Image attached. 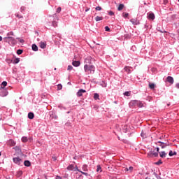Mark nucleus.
Returning a JSON list of instances; mask_svg holds the SVG:
<instances>
[{
  "instance_id": "nucleus-1",
  "label": "nucleus",
  "mask_w": 179,
  "mask_h": 179,
  "mask_svg": "<svg viewBox=\"0 0 179 179\" xmlns=\"http://www.w3.org/2000/svg\"><path fill=\"white\" fill-rule=\"evenodd\" d=\"M95 69L96 67H94V66L93 65L89 66L87 64H85L84 66V71L86 73H94Z\"/></svg>"
},
{
  "instance_id": "nucleus-2",
  "label": "nucleus",
  "mask_w": 179,
  "mask_h": 179,
  "mask_svg": "<svg viewBox=\"0 0 179 179\" xmlns=\"http://www.w3.org/2000/svg\"><path fill=\"white\" fill-rule=\"evenodd\" d=\"M129 106L130 107H140V108H141L143 107V103H142V102L141 101L134 100V101H131L129 103Z\"/></svg>"
},
{
  "instance_id": "nucleus-3",
  "label": "nucleus",
  "mask_w": 179,
  "mask_h": 179,
  "mask_svg": "<svg viewBox=\"0 0 179 179\" xmlns=\"http://www.w3.org/2000/svg\"><path fill=\"white\" fill-rule=\"evenodd\" d=\"M8 92L6 88L0 87V96H1V97H5L8 96Z\"/></svg>"
},
{
  "instance_id": "nucleus-4",
  "label": "nucleus",
  "mask_w": 179,
  "mask_h": 179,
  "mask_svg": "<svg viewBox=\"0 0 179 179\" xmlns=\"http://www.w3.org/2000/svg\"><path fill=\"white\" fill-rule=\"evenodd\" d=\"M67 170H69V171H80V170H79V169H78L77 166H73V164H70L67 166Z\"/></svg>"
},
{
  "instance_id": "nucleus-5",
  "label": "nucleus",
  "mask_w": 179,
  "mask_h": 179,
  "mask_svg": "<svg viewBox=\"0 0 179 179\" xmlns=\"http://www.w3.org/2000/svg\"><path fill=\"white\" fill-rule=\"evenodd\" d=\"M157 143L159 144V146H161L162 149H164V148H167V146H170V143L168 141L162 142V141H157Z\"/></svg>"
},
{
  "instance_id": "nucleus-6",
  "label": "nucleus",
  "mask_w": 179,
  "mask_h": 179,
  "mask_svg": "<svg viewBox=\"0 0 179 179\" xmlns=\"http://www.w3.org/2000/svg\"><path fill=\"white\" fill-rule=\"evenodd\" d=\"M13 161L15 164H17L18 166H20L23 163V161L19 157L13 158Z\"/></svg>"
},
{
  "instance_id": "nucleus-7",
  "label": "nucleus",
  "mask_w": 179,
  "mask_h": 179,
  "mask_svg": "<svg viewBox=\"0 0 179 179\" xmlns=\"http://www.w3.org/2000/svg\"><path fill=\"white\" fill-rule=\"evenodd\" d=\"M148 157H157L159 156V153L155 152L153 151H150L148 153Z\"/></svg>"
},
{
  "instance_id": "nucleus-8",
  "label": "nucleus",
  "mask_w": 179,
  "mask_h": 179,
  "mask_svg": "<svg viewBox=\"0 0 179 179\" xmlns=\"http://www.w3.org/2000/svg\"><path fill=\"white\" fill-rule=\"evenodd\" d=\"M83 93H86V90H83V89H80L78 90V92H77V96L78 97H81V96H83Z\"/></svg>"
},
{
  "instance_id": "nucleus-9",
  "label": "nucleus",
  "mask_w": 179,
  "mask_h": 179,
  "mask_svg": "<svg viewBox=\"0 0 179 179\" xmlns=\"http://www.w3.org/2000/svg\"><path fill=\"white\" fill-rule=\"evenodd\" d=\"M124 171L125 173H132V171H134V168L133 166H129V168L126 167Z\"/></svg>"
},
{
  "instance_id": "nucleus-10",
  "label": "nucleus",
  "mask_w": 179,
  "mask_h": 179,
  "mask_svg": "<svg viewBox=\"0 0 179 179\" xmlns=\"http://www.w3.org/2000/svg\"><path fill=\"white\" fill-rule=\"evenodd\" d=\"M167 82H169V83H170L171 85H173V83H174V78H173V77L171 76H168L166 78Z\"/></svg>"
},
{
  "instance_id": "nucleus-11",
  "label": "nucleus",
  "mask_w": 179,
  "mask_h": 179,
  "mask_svg": "<svg viewBox=\"0 0 179 179\" xmlns=\"http://www.w3.org/2000/svg\"><path fill=\"white\" fill-rule=\"evenodd\" d=\"M148 19H150V20H155V13H148Z\"/></svg>"
},
{
  "instance_id": "nucleus-12",
  "label": "nucleus",
  "mask_w": 179,
  "mask_h": 179,
  "mask_svg": "<svg viewBox=\"0 0 179 179\" xmlns=\"http://www.w3.org/2000/svg\"><path fill=\"white\" fill-rule=\"evenodd\" d=\"M14 150H15L16 153H18V155H20V153H22V148H20V147H14L13 148Z\"/></svg>"
},
{
  "instance_id": "nucleus-13",
  "label": "nucleus",
  "mask_w": 179,
  "mask_h": 179,
  "mask_svg": "<svg viewBox=\"0 0 179 179\" xmlns=\"http://www.w3.org/2000/svg\"><path fill=\"white\" fill-rule=\"evenodd\" d=\"M72 65H73V66H76V67L80 66V62H79V61H73L72 62Z\"/></svg>"
},
{
  "instance_id": "nucleus-14",
  "label": "nucleus",
  "mask_w": 179,
  "mask_h": 179,
  "mask_svg": "<svg viewBox=\"0 0 179 179\" xmlns=\"http://www.w3.org/2000/svg\"><path fill=\"white\" fill-rule=\"evenodd\" d=\"M8 145L10 146H15V145H16V142H15V141L10 139L8 141Z\"/></svg>"
},
{
  "instance_id": "nucleus-15",
  "label": "nucleus",
  "mask_w": 179,
  "mask_h": 179,
  "mask_svg": "<svg viewBox=\"0 0 179 179\" xmlns=\"http://www.w3.org/2000/svg\"><path fill=\"white\" fill-rule=\"evenodd\" d=\"M40 47H41V48L44 49L47 47V43L45 42H41Z\"/></svg>"
},
{
  "instance_id": "nucleus-16",
  "label": "nucleus",
  "mask_w": 179,
  "mask_h": 179,
  "mask_svg": "<svg viewBox=\"0 0 179 179\" xmlns=\"http://www.w3.org/2000/svg\"><path fill=\"white\" fill-rule=\"evenodd\" d=\"M28 118L29 120H33V118H34V113H31V112H29L28 113Z\"/></svg>"
},
{
  "instance_id": "nucleus-17",
  "label": "nucleus",
  "mask_w": 179,
  "mask_h": 179,
  "mask_svg": "<svg viewBox=\"0 0 179 179\" xmlns=\"http://www.w3.org/2000/svg\"><path fill=\"white\" fill-rule=\"evenodd\" d=\"M122 131L124 133L128 132V131H129V128L128 127V125H124L122 128Z\"/></svg>"
},
{
  "instance_id": "nucleus-18",
  "label": "nucleus",
  "mask_w": 179,
  "mask_h": 179,
  "mask_svg": "<svg viewBox=\"0 0 179 179\" xmlns=\"http://www.w3.org/2000/svg\"><path fill=\"white\" fill-rule=\"evenodd\" d=\"M159 155H160V157H162L163 159V158L166 157L167 154L166 153V152L162 151V152H159Z\"/></svg>"
},
{
  "instance_id": "nucleus-19",
  "label": "nucleus",
  "mask_w": 179,
  "mask_h": 179,
  "mask_svg": "<svg viewBox=\"0 0 179 179\" xmlns=\"http://www.w3.org/2000/svg\"><path fill=\"white\" fill-rule=\"evenodd\" d=\"M169 155L171 157L176 156V155H177V152H176V151L173 152V150H170Z\"/></svg>"
},
{
  "instance_id": "nucleus-20",
  "label": "nucleus",
  "mask_w": 179,
  "mask_h": 179,
  "mask_svg": "<svg viewBox=\"0 0 179 179\" xmlns=\"http://www.w3.org/2000/svg\"><path fill=\"white\" fill-rule=\"evenodd\" d=\"M24 164L26 167H30L31 166L30 161H28V160L24 161Z\"/></svg>"
},
{
  "instance_id": "nucleus-21",
  "label": "nucleus",
  "mask_w": 179,
  "mask_h": 179,
  "mask_svg": "<svg viewBox=\"0 0 179 179\" xmlns=\"http://www.w3.org/2000/svg\"><path fill=\"white\" fill-rule=\"evenodd\" d=\"M32 50L33 51H38V47L36 45V44L32 45Z\"/></svg>"
},
{
  "instance_id": "nucleus-22",
  "label": "nucleus",
  "mask_w": 179,
  "mask_h": 179,
  "mask_svg": "<svg viewBox=\"0 0 179 179\" xmlns=\"http://www.w3.org/2000/svg\"><path fill=\"white\" fill-rule=\"evenodd\" d=\"M124 70L127 72V73H131V69L129 66H126L124 68Z\"/></svg>"
},
{
  "instance_id": "nucleus-23",
  "label": "nucleus",
  "mask_w": 179,
  "mask_h": 179,
  "mask_svg": "<svg viewBox=\"0 0 179 179\" xmlns=\"http://www.w3.org/2000/svg\"><path fill=\"white\" fill-rule=\"evenodd\" d=\"M100 96L99 95V94H97V93H95L94 94V100H99L100 99Z\"/></svg>"
},
{
  "instance_id": "nucleus-24",
  "label": "nucleus",
  "mask_w": 179,
  "mask_h": 179,
  "mask_svg": "<svg viewBox=\"0 0 179 179\" xmlns=\"http://www.w3.org/2000/svg\"><path fill=\"white\" fill-rule=\"evenodd\" d=\"M22 142H23L24 143H26V142H27V141H29V139L27 138V136H23L21 139Z\"/></svg>"
},
{
  "instance_id": "nucleus-25",
  "label": "nucleus",
  "mask_w": 179,
  "mask_h": 179,
  "mask_svg": "<svg viewBox=\"0 0 179 179\" xmlns=\"http://www.w3.org/2000/svg\"><path fill=\"white\" fill-rule=\"evenodd\" d=\"M8 83L6 81H3L1 85V87H3V89H5L6 86H7Z\"/></svg>"
},
{
  "instance_id": "nucleus-26",
  "label": "nucleus",
  "mask_w": 179,
  "mask_h": 179,
  "mask_svg": "<svg viewBox=\"0 0 179 179\" xmlns=\"http://www.w3.org/2000/svg\"><path fill=\"white\" fill-rule=\"evenodd\" d=\"M82 170H83V171H89V169H87V165H83V166H82Z\"/></svg>"
},
{
  "instance_id": "nucleus-27",
  "label": "nucleus",
  "mask_w": 179,
  "mask_h": 179,
  "mask_svg": "<svg viewBox=\"0 0 179 179\" xmlns=\"http://www.w3.org/2000/svg\"><path fill=\"white\" fill-rule=\"evenodd\" d=\"M123 9H124V4H120L117 8V10L120 11V10H122Z\"/></svg>"
},
{
  "instance_id": "nucleus-28",
  "label": "nucleus",
  "mask_w": 179,
  "mask_h": 179,
  "mask_svg": "<svg viewBox=\"0 0 179 179\" xmlns=\"http://www.w3.org/2000/svg\"><path fill=\"white\" fill-rule=\"evenodd\" d=\"M95 20H96V22H100V20H103V17L96 16L95 17Z\"/></svg>"
},
{
  "instance_id": "nucleus-29",
  "label": "nucleus",
  "mask_w": 179,
  "mask_h": 179,
  "mask_svg": "<svg viewBox=\"0 0 179 179\" xmlns=\"http://www.w3.org/2000/svg\"><path fill=\"white\" fill-rule=\"evenodd\" d=\"M19 62H20V59H19V58H16L13 61V64H19Z\"/></svg>"
},
{
  "instance_id": "nucleus-30",
  "label": "nucleus",
  "mask_w": 179,
  "mask_h": 179,
  "mask_svg": "<svg viewBox=\"0 0 179 179\" xmlns=\"http://www.w3.org/2000/svg\"><path fill=\"white\" fill-rule=\"evenodd\" d=\"M155 83H149V87H150V89H155Z\"/></svg>"
},
{
  "instance_id": "nucleus-31",
  "label": "nucleus",
  "mask_w": 179,
  "mask_h": 179,
  "mask_svg": "<svg viewBox=\"0 0 179 179\" xmlns=\"http://www.w3.org/2000/svg\"><path fill=\"white\" fill-rule=\"evenodd\" d=\"M52 26H53V27H57V26H58V24L57 23V21H53L52 22Z\"/></svg>"
},
{
  "instance_id": "nucleus-32",
  "label": "nucleus",
  "mask_w": 179,
  "mask_h": 179,
  "mask_svg": "<svg viewBox=\"0 0 179 179\" xmlns=\"http://www.w3.org/2000/svg\"><path fill=\"white\" fill-rule=\"evenodd\" d=\"M17 55H21V54H23V50H17Z\"/></svg>"
},
{
  "instance_id": "nucleus-33",
  "label": "nucleus",
  "mask_w": 179,
  "mask_h": 179,
  "mask_svg": "<svg viewBox=\"0 0 179 179\" xmlns=\"http://www.w3.org/2000/svg\"><path fill=\"white\" fill-rule=\"evenodd\" d=\"M101 86H102V87H107V83L102 81Z\"/></svg>"
},
{
  "instance_id": "nucleus-34",
  "label": "nucleus",
  "mask_w": 179,
  "mask_h": 179,
  "mask_svg": "<svg viewBox=\"0 0 179 179\" xmlns=\"http://www.w3.org/2000/svg\"><path fill=\"white\" fill-rule=\"evenodd\" d=\"M51 118H55V120H57L58 118V116L57 115L51 114L50 115Z\"/></svg>"
},
{
  "instance_id": "nucleus-35",
  "label": "nucleus",
  "mask_w": 179,
  "mask_h": 179,
  "mask_svg": "<svg viewBox=\"0 0 179 179\" xmlns=\"http://www.w3.org/2000/svg\"><path fill=\"white\" fill-rule=\"evenodd\" d=\"M96 171L97 172L100 171L101 173V166H100V165L97 166Z\"/></svg>"
},
{
  "instance_id": "nucleus-36",
  "label": "nucleus",
  "mask_w": 179,
  "mask_h": 179,
  "mask_svg": "<svg viewBox=\"0 0 179 179\" xmlns=\"http://www.w3.org/2000/svg\"><path fill=\"white\" fill-rule=\"evenodd\" d=\"M57 90H62V85L59 84L57 85Z\"/></svg>"
},
{
  "instance_id": "nucleus-37",
  "label": "nucleus",
  "mask_w": 179,
  "mask_h": 179,
  "mask_svg": "<svg viewBox=\"0 0 179 179\" xmlns=\"http://www.w3.org/2000/svg\"><path fill=\"white\" fill-rule=\"evenodd\" d=\"M7 38L8 39V40H10L11 41H13L14 43H15V38H13V37H10V36H8V37H7Z\"/></svg>"
},
{
  "instance_id": "nucleus-38",
  "label": "nucleus",
  "mask_w": 179,
  "mask_h": 179,
  "mask_svg": "<svg viewBox=\"0 0 179 179\" xmlns=\"http://www.w3.org/2000/svg\"><path fill=\"white\" fill-rule=\"evenodd\" d=\"M80 173H82L83 176H85L86 177H87L89 176V173H86V172H83L82 171H80Z\"/></svg>"
},
{
  "instance_id": "nucleus-39",
  "label": "nucleus",
  "mask_w": 179,
  "mask_h": 179,
  "mask_svg": "<svg viewBox=\"0 0 179 179\" xmlns=\"http://www.w3.org/2000/svg\"><path fill=\"white\" fill-rule=\"evenodd\" d=\"M128 16H129V14L128 13H123V17H128Z\"/></svg>"
},
{
  "instance_id": "nucleus-40",
  "label": "nucleus",
  "mask_w": 179,
  "mask_h": 179,
  "mask_svg": "<svg viewBox=\"0 0 179 179\" xmlns=\"http://www.w3.org/2000/svg\"><path fill=\"white\" fill-rule=\"evenodd\" d=\"M68 71H72V69H73V67L71 65L68 66Z\"/></svg>"
},
{
  "instance_id": "nucleus-41",
  "label": "nucleus",
  "mask_w": 179,
  "mask_h": 179,
  "mask_svg": "<svg viewBox=\"0 0 179 179\" xmlns=\"http://www.w3.org/2000/svg\"><path fill=\"white\" fill-rule=\"evenodd\" d=\"M163 164V162L161 160H159L155 163V164H157V166H159V164Z\"/></svg>"
},
{
  "instance_id": "nucleus-42",
  "label": "nucleus",
  "mask_w": 179,
  "mask_h": 179,
  "mask_svg": "<svg viewBox=\"0 0 179 179\" xmlns=\"http://www.w3.org/2000/svg\"><path fill=\"white\" fill-rule=\"evenodd\" d=\"M61 10H62L61 7H58L57 9V13H61Z\"/></svg>"
},
{
  "instance_id": "nucleus-43",
  "label": "nucleus",
  "mask_w": 179,
  "mask_h": 179,
  "mask_svg": "<svg viewBox=\"0 0 179 179\" xmlns=\"http://www.w3.org/2000/svg\"><path fill=\"white\" fill-rule=\"evenodd\" d=\"M124 94V96H130L129 92H125Z\"/></svg>"
},
{
  "instance_id": "nucleus-44",
  "label": "nucleus",
  "mask_w": 179,
  "mask_h": 179,
  "mask_svg": "<svg viewBox=\"0 0 179 179\" xmlns=\"http://www.w3.org/2000/svg\"><path fill=\"white\" fill-rule=\"evenodd\" d=\"M105 30L106 31H110V27H108V26L105 27Z\"/></svg>"
},
{
  "instance_id": "nucleus-45",
  "label": "nucleus",
  "mask_w": 179,
  "mask_h": 179,
  "mask_svg": "<svg viewBox=\"0 0 179 179\" xmlns=\"http://www.w3.org/2000/svg\"><path fill=\"white\" fill-rule=\"evenodd\" d=\"M108 15H110V16H113L114 12H113V11H109Z\"/></svg>"
},
{
  "instance_id": "nucleus-46",
  "label": "nucleus",
  "mask_w": 179,
  "mask_h": 179,
  "mask_svg": "<svg viewBox=\"0 0 179 179\" xmlns=\"http://www.w3.org/2000/svg\"><path fill=\"white\" fill-rule=\"evenodd\" d=\"M7 36H13V31L8 32Z\"/></svg>"
},
{
  "instance_id": "nucleus-47",
  "label": "nucleus",
  "mask_w": 179,
  "mask_h": 179,
  "mask_svg": "<svg viewBox=\"0 0 179 179\" xmlns=\"http://www.w3.org/2000/svg\"><path fill=\"white\" fill-rule=\"evenodd\" d=\"M96 10H101V7H100V6H97V7H96Z\"/></svg>"
},
{
  "instance_id": "nucleus-48",
  "label": "nucleus",
  "mask_w": 179,
  "mask_h": 179,
  "mask_svg": "<svg viewBox=\"0 0 179 179\" xmlns=\"http://www.w3.org/2000/svg\"><path fill=\"white\" fill-rule=\"evenodd\" d=\"M17 174H18V176H22V174H23V171H20L17 172Z\"/></svg>"
},
{
  "instance_id": "nucleus-49",
  "label": "nucleus",
  "mask_w": 179,
  "mask_h": 179,
  "mask_svg": "<svg viewBox=\"0 0 179 179\" xmlns=\"http://www.w3.org/2000/svg\"><path fill=\"white\" fill-rule=\"evenodd\" d=\"M59 108H60V110H62V109L65 110V108H64V107H62L61 106H59Z\"/></svg>"
},
{
  "instance_id": "nucleus-50",
  "label": "nucleus",
  "mask_w": 179,
  "mask_h": 179,
  "mask_svg": "<svg viewBox=\"0 0 179 179\" xmlns=\"http://www.w3.org/2000/svg\"><path fill=\"white\" fill-rule=\"evenodd\" d=\"M56 179H62V178H61V176H56Z\"/></svg>"
},
{
  "instance_id": "nucleus-51",
  "label": "nucleus",
  "mask_w": 179,
  "mask_h": 179,
  "mask_svg": "<svg viewBox=\"0 0 179 179\" xmlns=\"http://www.w3.org/2000/svg\"><path fill=\"white\" fill-rule=\"evenodd\" d=\"M141 135L143 138H145V134H143V132H142Z\"/></svg>"
},
{
  "instance_id": "nucleus-52",
  "label": "nucleus",
  "mask_w": 179,
  "mask_h": 179,
  "mask_svg": "<svg viewBox=\"0 0 179 179\" xmlns=\"http://www.w3.org/2000/svg\"><path fill=\"white\" fill-rule=\"evenodd\" d=\"M176 87H177V89H179V83L176 84Z\"/></svg>"
},
{
  "instance_id": "nucleus-53",
  "label": "nucleus",
  "mask_w": 179,
  "mask_h": 179,
  "mask_svg": "<svg viewBox=\"0 0 179 179\" xmlns=\"http://www.w3.org/2000/svg\"><path fill=\"white\" fill-rule=\"evenodd\" d=\"M20 43H24V41L23 39H21V40L20 41Z\"/></svg>"
},
{
  "instance_id": "nucleus-54",
  "label": "nucleus",
  "mask_w": 179,
  "mask_h": 179,
  "mask_svg": "<svg viewBox=\"0 0 179 179\" xmlns=\"http://www.w3.org/2000/svg\"><path fill=\"white\" fill-rule=\"evenodd\" d=\"M131 23H133V24H135V22H134V20H131Z\"/></svg>"
},
{
  "instance_id": "nucleus-55",
  "label": "nucleus",
  "mask_w": 179,
  "mask_h": 179,
  "mask_svg": "<svg viewBox=\"0 0 179 179\" xmlns=\"http://www.w3.org/2000/svg\"><path fill=\"white\" fill-rule=\"evenodd\" d=\"M156 149H157V152H159V150H160V148H159V147H157Z\"/></svg>"
},
{
  "instance_id": "nucleus-56",
  "label": "nucleus",
  "mask_w": 179,
  "mask_h": 179,
  "mask_svg": "<svg viewBox=\"0 0 179 179\" xmlns=\"http://www.w3.org/2000/svg\"><path fill=\"white\" fill-rule=\"evenodd\" d=\"M21 10H24V7H21Z\"/></svg>"
},
{
  "instance_id": "nucleus-57",
  "label": "nucleus",
  "mask_w": 179,
  "mask_h": 179,
  "mask_svg": "<svg viewBox=\"0 0 179 179\" xmlns=\"http://www.w3.org/2000/svg\"><path fill=\"white\" fill-rule=\"evenodd\" d=\"M89 10H90V8H87V9L85 10V12H89Z\"/></svg>"
},
{
  "instance_id": "nucleus-58",
  "label": "nucleus",
  "mask_w": 179,
  "mask_h": 179,
  "mask_svg": "<svg viewBox=\"0 0 179 179\" xmlns=\"http://www.w3.org/2000/svg\"><path fill=\"white\" fill-rule=\"evenodd\" d=\"M17 17L20 18V17H22V16H20V15H17Z\"/></svg>"
},
{
  "instance_id": "nucleus-59",
  "label": "nucleus",
  "mask_w": 179,
  "mask_h": 179,
  "mask_svg": "<svg viewBox=\"0 0 179 179\" xmlns=\"http://www.w3.org/2000/svg\"><path fill=\"white\" fill-rule=\"evenodd\" d=\"M0 41H2V36H0Z\"/></svg>"
},
{
  "instance_id": "nucleus-60",
  "label": "nucleus",
  "mask_w": 179,
  "mask_h": 179,
  "mask_svg": "<svg viewBox=\"0 0 179 179\" xmlns=\"http://www.w3.org/2000/svg\"><path fill=\"white\" fill-rule=\"evenodd\" d=\"M86 59H90V57H87Z\"/></svg>"
},
{
  "instance_id": "nucleus-61",
  "label": "nucleus",
  "mask_w": 179,
  "mask_h": 179,
  "mask_svg": "<svg viewBox=\"0 0 179 179\" xmlns=\"http://www.w3.org/2000/svg\"><path fill=\"white\" fill-rule=\"evenodd\" d=\"M53 159H54V160H57V159H55V158H53Z\"/></svg>"
},
{
  "instance_id": "nucleus-62",
  "label": "nucleus",
  "mask_w": 179,
  "mask_h": 179,
  "mask_svg": "<svg viewBox=\"0 0 179 179\" xmlns=\"http://www.w3.org/2000/svg\"><path fill=\"white\" fill-rule=\"evenodd\" d=\"M69 83V85H70L71 83Z\"/></svg>"
},
{
  "instance_id": "nucleus-63",
  "label": "nucleus",
  "mask_w": 179,
  "mask_h": 179,
  "mask_svg": "<svg viewBox=\"0 0 179 179\" xmlns=\"http://www.w3.org/2000/svg\"><path fill=\"white\" fill-rule=\"evenodd\" d=\"M1 152H0V156H1Z\"/></svg>"
}]
</instances>
